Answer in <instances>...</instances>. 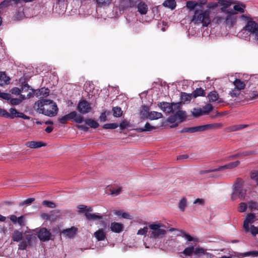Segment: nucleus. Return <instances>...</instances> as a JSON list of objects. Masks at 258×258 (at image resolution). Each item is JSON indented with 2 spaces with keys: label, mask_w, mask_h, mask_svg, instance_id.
I'll list each match as a JSON object with an SVG mask.
<instances>
[{
  "label": "nucleus",
  "mask_w": 258,
  "mask_h": 258,
  "mask_svg": "<svg viewBox=\"0 0 258 258\" xmlns=\"http://www.w3.org/2000/svg\"><path fill=\"white\" fill-rule=\"evenodd\" d=\"M34 107L39 113L49 117L55 116L58 111L56 103L52 100L47 99H42L36 101Z\"/></svg>",
  "instance_id": "nucleus-1"
},
{
  "label": "nucleus",
  "mask_w": 258,
  "mask_h": 258,
  "mask_svg": "<svg viewBox=\"0 0 258 258\" xmlns=\"http://www.w3.org/2000/svg\"><path fill=\"white\" fill-rule=\"evenodd\" d=\"M210 10L197 9L195 11L191 22L195 24H202L203 27H207L211 22Z\"/></svg>",
  "instance_id": "nucleus-2"
},
{
  "label": "nucleus",
  "mask_w": 258,
  "mask_h": 258,
  "mask_svg": "<svg viewBox=\"0 0 258 258\" xmlns=\"http://www.w3.org/2000/svg\"><path fill=\"white\" fill-rule=\"evenodd\" d=\"M181 236L184 237L187 241H192L191 244L189 243V246L186 247L182 252V253L185 256H191L194 252V247L199 242V240L197 237H194L186 233L185 231L181 230L180 231Z\"/></svg>",
  "instance_id": "nucleus-3"
},
{
  "label": "nucleus",
  "mask_w": 258,
  "mask_h": 258,
  "mask_svg": "<svg viewBox=\"0 0 258 258\" xmlns=\"http://www.w3.org/2000/svg\"><path fill=\"white\" fill-rule=\"evenodd\" d=\"M241 17L247 20L244 29L250 33L255 39L258 40V23L251 20L250 18L242 15Z\"/></svg>",
  "instance_id": "nucleus-4"
},
{
  "label": "nucleus",
  "mask_w": 258,
  "mask_h": 258,
  "mask_svg": "<svg viewBox=\"0 0 258 258\" xmlns=\"http://www.w3.org/2000/svg\"><path fill=\"white\" fill-rule=\"evenodd\" d=\"M69 120H72L76 123H81L84 121V117L82 115L78 114L76 111H73L58 119L59 122L61 124L67 123Z\"/></svg>",
  "instance_id": "nucleus-5"
},
{
  "label": "nucleus",
  "mask_w": 258,
  "mask_h": 258,
  "mask_svg": "<svg viewBox=\"0 0 258 258\" xmlns=\"http://www.w3.org/2000/svg\"><path fill=\"white\" fill-rule=\"evenodd\" d=\"M161 225L158 223H152L149 225V227L151 230H153L151 234L150 237L154 238H158L162 237L166 233V230L163 229H161Z\"/></svg>",
  "instance_id": "nucleus-6"
},
{
  "label": "nucleus",
  "mask_w": 258,
  "mask_h": 258,
  "mask_svg": "<svg viewBox=\"0 0 258 258\" xmlns=\"http://www.w3.org/2000/svg\"><path fill=\"white\" fill-rule=\"evenodd\" d=\"M9 113L6 110L5 111V117L7 118L13 119L15 117H20L24 119H29L30 117L22 112H19L15 108H11Z\"/></svg>",
  "instance_id": "nucleus-7"
},
{
  "label": "nucleus",
  "mask_w": 258,
  "mask_h": 258,
  "mask_svg": "<svg viewBox=\"0 0 258 258\" xmlns=\"http://www.w3.org/2000/svg\"><path fill=\"white\" fill-rule=\"evenodd\" d=\"M77 109L82 114H86L91 112L92 110V108L91 106V104L87 100H83L79 102Z\"/></svg>",
  "instance_id": "nucleus-8"
},
{
  "label": "nucleus",
  "mask_w": 258,
  "mask_h": 258,
  "mask_svg": "<svg viewBox=\"0 0 258 258\" xmlns=\"http://www.w3.org/2000/svg\"><path fill=\"white\" fill-rule=\"evenodd\" d=\"M237 19V16L236 15V13L233 12L231 13L228 14L225 19V24L226 26L228 27L229 29L233 27L236 24Z\"/></svg>",
  "instance_id": "nucleus-9"
},
{
  "label": "nucleus",
  "mask_w": 258,
  "mask_h": 258,
  "mask_svg": "<svg viewBox=\"0 0 258 258\" xmlns=\"http://www.w3.org/2000/svg\"><path fill=\"white\" fill-rule=\"evenodd\" d=\"M31 91L29 92L27 94V96H25L24 95H20V98L10 99V102L11 104L12 105H17L20 104L22 102V100L31 98L34 94L35 90L31 89Z\"/></svg>",
  "instance_id": "nucleus-10"
},
{
  "label": "nucleus",
  "mask_w": 258,
  "mask_h": 258,
  "mask_svg": "<svg viewBox=\"0 0 258 258\" xmlns=\"http://www.w3.org/2000/svg\"><path fill=\"white\" fill-rule=\"evenodd\" d=\"M246 194V190L243 188L234 189L231 195V199L234 201L237 198H239L241 200H243L245 198Z\"/></svg>",
  "instance_id": "nucleus-11"
},
{
  "label": "nucleus",
  "mask_w": 258,
  "mask_h": 258,
  "mask_svg": "<svg viewBox=\"0 0 258 258\" xmlns=\"http://www.w3.org/2000/svg\"><path fill=\"white\" fill-rule=\"evenodd\" d=\"M51 233L45 228H42L39 231L37 236L42 241H46L50 239Z\"/></svg>",
  "instance_id": "nucleus-12"
},
{
  "label": "nucleus",
  "mask_w": 258,
  "mask_h": 258,
  "mask_svg": "<svg viewBox=\"0 0 258 258\" xmlns=\"http://www.w3.org/2000/svg\"><path fill=\"white\" fill-rule=\"evenodd\" d=\"M255 218V216L253 213H249L247 214L243 223V228L246 232L249 231V224L252 223L254 221Z\"/></svg>",
  "instance_id": "nucleus-13"
},
{
  "label": "nucleus",
  "mask_w": 258,
  "mask_h": 258,
  "mask_svg": "<svg viewBox=\"0 0 258 258\" xmlns=\"http://www.w3.org/2000/svg\"><path fill=\"white\" fill-rule=\"evenodd\" d=\"M201 126L202 132H203L207 130H217L223 127V124L222 123H214L211 124H207Z\"/></svg>",
  "instance_id": "nucleus-14"
},
{
  "label": "nucleus",
  "mask_w": 258,
  "mask_h": 258,
  "mask_svg": "<svg viewBox=\"0 0 258 258\" xmlns=\"http://www.w3.org/2000/svg\"><path fill=\"white\" fill-rule=\"evenodd\" d=\"M158 106L164 112L169 113L172 112V103L167 102H159Z\"/></svg>",
  "instance_id": "nucleus-15"
},
{
  "label": "nucleus",
  "mask_w": 258,
  "mask_h": 258,
  "mask_svg": "<svg viewBox=\"0 0 258 258\" xmlns=\"http://www.w3.org/2000/svg\"><path fill=\"white\" fill-rule=\"evenodd\" d=\"M78 228L73 226L70 228L63 229L61 233L66 237L68 238H72L76 234Z\"/></svg>",
  "instance_id": "nucleus-16"
},
{
  "label": "nucleus",
  "mask_w": 258,
  "mask_h": 258,
  "mask_svg": "<svg viewBox=\"0 0 258 258\" xmlns=\"http://www.w3.org/2000/svg\"><path fill=\"white\" fill-rule=\"evenodd\" d=\"M248 125L246 124H235L229 126L227 127H226L224 129L225 132L227 133H230L232 132H235L240 131L244 129Z\"/></svg>",
  "instance_id": "nucleus-17"
},
{
  "label": "nucleus",
  "mask_w": 258,
  "mask_h": 258,
  "mask_svg": "<svg viewBox=\"0 0 258 258\" xmlns=\"http://www.w3.org/2000/svg\"><path fill=\"white\" fill-rule=\"evenodd\" d=\"M240 162L239 161H236L235 162H230L224 165L220 166L219 167L217 168V170L218 171H222L225 169H233L238 166Z\"/></svg>",
  "instance_id": "nucleus-18"
},
{
  "label": "nucleus",
  "mask_w": 258,
  "mask_h": 258,
  "mask_svg": "<svg viewBox=\"0 0 258 258\" xmlns=\"http://www.w3.org/2000/svg\"><path fill=\"white\" fill-rule=\"evenodd\" d=\"M31 243V238L30 236L27 235L26 238L22 240L19 244L18 248L20 250H25L27 248L28 245H30Z\"/></svg>",
  "instance_id": "nucleus-19"
},
{
  "label": "nucleus",
  "mask_w": 258,
  "mask_h": 258,
  "mask_svg": "<svg viewBox=\"0 0 258 258\" xmlns=\"http://www.w3.org/2000/svg\"><path fill=\"white\" fill-rule=\"evenodd\" d=\"M123 229V225L121 223L117 222H112L110 225L111 230L115 233H120L122 231Z\"/></svg>",
  "instance_id": "nucleus-20"
},
{
  "label": "nucleus",
  "mask_w": 258,
  "mask_h": 258,
  "mask_svg": "<svg viewBox=\"0 0 258 258\" xmlns=\"http://www.w3.org/2000/svg\"><path fill=\"white\" fill-rule=\"evenodd\" d=\"M250 87L249 92L247 93V97L251 99L257 98L258 97V84L256 87H253L252 86Z\"/></svg>",
  "instance_id": "nucleus-21"
},
{
  "label": "nucleus",
  "mask_w": 258,
  "mask_h": 258,
  "mask_svg": "<svg viewBox=\"0 0 258 258\" xmlns=\"http://www.w3.org/2000/svg\"><path fill=\"white\" fill-rule=\"evenodd\" d=\"M106 233L104 230L102 228L97 230L94 233V236L98 241H103L106 238Z\"/></svg>",
  "instance_id": "nucleus-22"
},
{
  "label": "nucleus",
  "mask_w": 258,
  "mask_h": 258,
  "mask_svg": "<svg viewBox=\"0 0 258 258\" xmlns=\"http://www.w3.org/2000/svg\"><path fill=\"white\" fill-rule=\"evenodd\" d=\"M253 154V152L251 151H244L242 152H239L237 154L232 155L230 156L227 158V160H233L236 158H238L241 157H244Z\"/></svg>",
  "instance_id": "nucleus-23"
},
{
  "label": "nucleus",
  "mask_w": 258,
  "mask_h": 258,
  "mask_svg": "<svg viewBox=\"0 0 258 258\" xmlns=\"http://www.w3.org/2000/svg\"><path fill=\"white\" fill-rule=\"evenodd\" d=\"M35 92L36 97L44 98L49 95V90L48 88H42L37 91L35 90Z\"/></svg>",
  "instance_id": "nucleus-24"
},
{
  "label": "nucleus",
  "mask_w": 258,
  "mask_h": 258,
  "mask_svg": "<svg viewBox=\"0 0 258 258\" xmlns=\"http://www.w3.org/2000/svg\"><path fill=\"white\" fill-rule=\"evenodd\" d=\"M138 11L141 15H145L147 13L148 8L147 4L143 2H140L137 5Z\"/></svg>",
  "instance_id": "nucleus-25"
},
{
  "label": "nucleus",
  "mask_w": 258,
  "mask_h": 258,
  "mask_svg": "<svg viewBox=\"0 0 258 258\" xmlns=\"http://www.w3.org/2000/svg\"><path fill=\"white\" fill-rule=\"evenodd\" d=\"M27 147L30 148H38L45 146V144L42 142L30 141L26 143Z\"/></svg>",
  "instance_id": "nucleus-26"
},
{
  "label": "nucleus",
  "mask_w": 258,
  "mask_h": 258,
  "mask_svg": "<svg viewBox=\"0 0 258 258\" xmlns=\"http://www.w3.org/2000/svg\"><path fill=\"white\" fill-rule=\"evenodd\" d=\"M10 78L7 76L5 72H0V86L7 85L10 83Z\"/></svg>",
  "instance_id": "nucleus-27"
},
{
  "label": "nucleus",
  "mask_w": 258,
  "mask_h": 258,
  "mask_svg": "<svg viewBox=\"0 0 258 258\" xmlns=\"http://www.w3.org/2000/svg\"><path fill=\"white\" fill-rule=\"evenodd\" d=\"M198 132H202L201 125L194 126V127H184L181 130L180 133H193Z\"/></svg>",
  "instance_id": "nucleus-28"
},
{
  "label": "nucleus",
  "mask_w": 258,
  "mask_h": 258,
  "mask_svg": "<svg viewBox=\"0 0 258 258\" xmlns=\"http://www.w3.org/2000/svg\"><path fill=\"white\" fill-rule=\"evenodd\" d=\"M23 233L19 231L16 230L14 231L12 239L14 241L19 242L22 240Z\"/></svg>",
  "instance_id": "nucleus-29"
},
{
  "label": "nucleus",
  "mask_w": 258,
  "mask_h": 258,
  "mask_svg": "<svg viewBox=\"0 0 258 258\" xmlns=\"http://www.w3.org/2000/svg\"><path fill=\"white\" fill-rule=\"evenodd\" d=\"M163 117V115L161 112L156 111H151L149 113V115H147V117L150 120L157 119Z\"/></svg>",
  "instance_id": "nucleus-30"
},
{
  "label": "nucleus",
  "mask_w": 258,
  "mask_h": 258,
  "mask_svg": "<svg viewBox=\"0 0 258 258\" xmlns=\"http://www.w3.org/2000/svg\"><path fill=\"white\" fill-rule=\"evenodd\" d=\"M139 1V0H126L125 2V3L122 4V6H120L122 9H125L128 7H135L137 2Z\"/></svg>",
  "instance_id": "nucleus-31"
},
{
  "label": "nucleus",
  "mask_w": 258,
  "mask_h": 258,
  "mask_svg": "<svg viewBox=\"0 0 258 258\" xmlns=\"http://www.w3.org/2000/svg\"><path fill=\"white\" fill-rule=\"evenodd\" d=\"M192 95V97L196 98L199 96H205L206 92L205 90L202 88H197L195 90L193 91L191 93Z\"/></svg>",
  "instance_id": "nucleus-32"
},
{
  "label": "nucleus",
  "mask_w": 258,
  "mask_h": 258,
  "mask_svg": "<svg viewBox=\"0 0 258 258\" xmlns=\"http://www.w3.org/2000/svg\"><path fill=\"white\" fill-rule=\"evenodd\" d=\"M85 216L88 220H95L102 219V216L97 215L95 213L92 214L86 212L85 213Z\"/></svg>",
  "instance_id": "nucleus-33"
},
{
  "label": "nucleus",
  "mask_w": 258,
  "mask_h": 258,
  "mask_svg": "<svg viewBox=\"0 0 258 258\" xmlns=\"http://www.w3.org/2000/svg\"><path fill=\"white\" fill-rule=\"evenodd\" d=\"M187 200L185 197L181 199L178 203V208L181 212H184L187 207Z\"/></svg>",
  "instance_id": "nucleus-34"
},
{
  "label": "nucleus",
  "mask_w": 258,
  "mask_h": 258,
  "mask_svg": "<svg viewBox=\"0 0 258 258\" xmlns=\"http://www.w3.org/2000/svg\"><path fill=\"white\" fill-rule=\"evenodd\" d=\"M84 121L87 125L93 128H96L99 125V123L96 121L91 118H88L85 120L84 119Z\"/></svg>",
  "instance_id": "nucleus-35"
},
{
  "label": "nucleus",
  "mask_w": 258,
  "mask_h": 258,
  "mask_svg": "<svg viewBox=\"0 0 258 258\" xmlns=\"http://www.w3.org/2000/svg\"><path fill=\"white\" fill-rule=\"evenodd\" d=\"M207 97L210 102H215L218 100L219 95L217 91H213L208 94Z\"/></svg>",
  "instance_id": "nucleus-36"
},
{
  "label": "nucleus",
  "mask_w": 258,
  "mask_h": 258,
  "mask_svg": "<svg viewBox=\"0 0 258 258\" xmlns=\"http://www.w3.org/2000/svg\"><path fill=\"white\" fill-rule=\"evenodd\" d=\"M175 114L180 122H183L186 117V112L184 111L178 110Z\"/></svg>",
  "instance_id": "nucleus-37"
},
{
  "label": "nucleus",
  "mask_w": 258,
  "mask_h": 258,
  "mask_svg": "<svg viewBox=\"0 0 258 258\" xmlns=\"http://www.w3.org/2000/svg\"><path fill=\"white\" fill-rule=\"evenodd\" d=\"M234 85L235 88L237 89V91H240V90L243 89L245 86V84L244 82L241 81L239 79H236L234 82Z\"/></svg>",
  "instance_id": "nucleus-38"
},
{
  "label": "nucleus",
  "mask_w": 258,
  "mask_h": 258,
  "mask_svg": "<svg viewBox=\"0 0 258 258\" xmlns=\"http://www.w3.org/2000/svg\"><path fill=\"white\" fill-rule=\"evenodd\" d=\"M165 7L173 10L175 8L176 4L175 0H165L163 4Z\"/></svg>",
  "instance_id": "nucleus-39"
},
{
  "label": "nucleus",
  "mask_w": 258,
  "mask_h": 258,
  "mask_svg": "<svg viewBox=\"0 0 258 258\" xmlns=\"http://www.w3.org/2000/svg\"><path fill=\"white\" fill-rule=\"evenodd\" d=\"M107 190L110 191L111 195L117 196L120 194L121 191V187H120L117 189H115L113 186L108 185L107 187Z\"/></svg>",
  "instance_id": "nucleus-40"
},
{
  "label": "nucleus",
  "mask_w": 258,
  "mask_h": 258,
  "mask_svg": "<svg viewBox=\"0 0 258 258\" xmlns=\"http://www.w3.org/2000/svg\"><path fill=\"white\" fill-rule=\"evenodd\" d=\"M244 181L241 178H237L236 181L233 185V190L241 188H243Z\"/></svg>",
  "instance_id": "nucleus-41"
},
{
  "label": "nucleus",
  "mask_w": 258,
  "mask_h": 258,
  "mask_svg": "<svg viewBox=\"0 0 258 258\" xmlns=\"http://www.w3.org/2000/svg\"><path fill=\"white\" fill-rule=\"evenodd\" d=\"M245 8V5L243 4H240L238 5H235L233 7V12L237 13V12L239 13H243L244 11V8Z\"/></svg>",
  "instance_id": "nucleus-42"
},
{
  "label": "nucleus",
  "mask_w": 258,
  "mask_h": 258,
  "mask_svg": "<svg viewBox=\"0 0 258 258\" xmlns=\"http://www.w3.org/2000/svg\"><path fill=\"white\" fill-rule=\"evenodd\" d=\"M112 111L113 115L115 117H120L122 115V111L121 108L118 106L113 107Z\"/></svg>",
  "instance_id": "nucleus-43"
},
{
  "label": "nucleus",
  "mask_w": 258,
  "mask_h": 258,
  "mask_svg": "<svg viewBox=\"0 0 258 258\" xmlns=\"http://www.w3.org/2000/svg\"><path fill=\"white\" fill-rule=\"evenodd\" d=\"M132 27L134 32L136 34H139L143 29V25L139 23H136L133 24Z\"/></svg>",
  "instance_id": "nucleus-44"
},
{
  "label": "nucleus",
  "mask_w": 258,
  "mask_h": 258,
  "mask_svg": "<svg viewBox=\"0 0 258 258\" xmlns=\"http://www.w3.org/2000/svg\"><path fill=\"white\" fill-rule=\"evenodd\" d=\"M198 6V3L196 1H189L186 4V7L189 11L194 10Z\"/></svg>",
  "instance_id": "nucleus-45"
},
{
  "label": "nucleus",
  "mask_w": 258,
  "mask_h": 258,
  "mask_svg": "<svg viewBox=\"0 0 258 258\" xmlns=\"http://www.w3.org/2000/svg\"><path fill=\"white\" fill-rule=\"evenodd\" d=\"M192 114L194 117H198L201 115H204L202 109L194 108L192 111Z\"/></svg>",
  "instance_id": "nucleus-46"
},
{
  "label": "nucleus",
  "mask_w": 258,
  "mask_h": 258,
  "mask_svg": "<svg viewBox=\"0 0 258 258\" xmlns=\"http://www.w3.org/2000/svg\"><path fill=\"white\" fill-rule=\"evenodd\" d=\"M192 97L191 94H187L185 92H182L180 96V98L184 102L190 101Z\"/></svg>",
  "instance_id": "nucleus-47"
},
{
  "label": "nucleus",
  "mask_w": 258,
  "mask_h": 258,
  "mask_svg": "<svg viewBox=\"0 0 258 258\" xmlns=\"http://www.w3.org/2000/svg\"><path fill=\"white\" fill-rule=\"evenodd\" d=\"M205 252V249L201 247L198 246L196 248L194 247V253L195 255L200 256L202 254H204Z\"/></svg>",
  "instance_id": "nucleus-48"
},
{
  "label": "nucleus",
  "mask_w": 258,
  "mask_h": 258,
  "mask_svg": "<svg viewBox=\"0 0 258 258\" xmlns=\"http://www.w3.org/2000/svg\"><path fill=\"white\" fill-rule=\"evenodd\" d=\"M248 208L250 210H256L258 209V202L250 201L248 203Z\"/></svg>",
  "instance_id": "nucleus-49"
},
{
  "label": "nucleus",
  "mask_w": 258,
  "mask_h": 258,
  "mask_svg": "<svg viewBox=\"0 0 258 258\" xmlns=\"http://www.w3.org/2000/svg\"><path fill=\"white\" fill-rule=\"evenodd\" d=\"M111 1L112 0H96L98 6L100 7L108 6Z\"/></svg>",
  "instance_id": "nucleus-50"
},
{
  "label": "nucleus",
  "mask_w": 258,
  "mask_h": 258,
  "mask_svg": "<svg viewBox=\"0 0 258 258\" xmlns=\"http://www.w3.org/2000/svg\"><path fill=\"white\" fill-rule=\"evenodd\" d=\"M225 19L224 17L220 16H216L213 19V22L216 24H220L222 23L225 24Z\"/></svg>",
  "instance_id": "nucleus-51"
},
{
  "label": "nucleus",
  "mask_w": 258,
  "mask_h": 258,
  "mask_svg": "<svg viewBox=\"0 0 258 258\" xmlns=\"http://www.w3.org/2000/svg\"><path fill=\"white\" fill-rule=\"evenodd\" d=\"M117 123H106L103 125V128L104 129H115L118 126Z\"/></svg>",
  "instance_id": "nucleus-52"
},
{
  "label": "nucleus",
  "mask_w": 258,
  "mask_h": 258,
  "mask_svg": "<svg viewBox=\"0 0 258 258\" xmlns=\"http://www.w3.org/2000/svg\"><path fill=\"white\" fill-rule=\"evenodd\" d=\"M247 207L248 205L246 203L241 202L239 204L238 211L240 213L244 212L246 210Z\"/></svg>",
  "instance_id": "nucleus-53"
},
{
  "label": "nucleus",
  "mask_w": 258,
  "mask_h": 258,
  "mask_svg": "<svg viewBox=\"0 0 258 258\" xmlns=\"http://www.w3.org/2000/svg\"><path fill=\"white\" fill-rule=\"evenodd\" d=\"M213 106L211 104H207L202 109L204 115L209 114L213 110Z\"/></svg>",
  "instance_id": "nucleus-54"
},
{
  "label": "nucleus",
  "mask_w": 258,
  "mask_h": 258,
  "mask_svg": "<svg viewBox=\"0 0 258 258\" xmlns=\"http://www.w3.org/2000/svg\"><path fill=\"white\" fill-rule=\"evenodd\" d=\"M42 205L50 208H54L56 207V205L54 203L46 200L42 202Z\"/></svg>",
  "instance_id": "nucleus-55"
},
{
  "label": "nucleus",
  "mask_w": 258,
  "mask_h": 258,
  "mask_svg": "<svg viewBox=\"0 0 258 258\" xmlns=\"http://www.w3.org/2000/svg\"><path fill=\"white\" fill-rule=\"evenodd\" d=\"M182 102H179L177 103H172V112H173L174 111L179 110L181 108Z\"/></svg>",
  "instance_id": "nucleus-56"
},
{
  "label": "nucleus",
  "mask_w": 258,
  "mask_h": 258,
  "mask_svg": "<svg viewBox=\"0 0 258 258\" xmlns=\"http://www.w3.org/2000/svg\"><path fill=\"white\" fill-rule=\"evenodd\" d=\"M219 4V2L218 3L210 2L208 4L207 7L208 9V10H209L210 9L213 10V9L216 8L218 6Z\"/></svg>",
  "instance_id": "nucleus-57"
},
{
  "label": "nucleus",
  "mask_w": 258,
  "mask_h": 258,
  "mask_svg": "<svg viewBox=\"0 0 258 258\" xmlns=\"http://www.w3.org/2000/svg\"><path fill=\"white\" fill-rule=\"evenodd\" d=\"M251 255L255 256H258V251H251L241 254V255L242 256H247Z\"/></svg>",
  "instance_id": "nucleus-58"
},
{
  "label": "nucleus",
  "mask_w": 258,
  "mask_h": 258,
  "mask_svg": "<svg viewBox=\"0 0 258 258\" xmlns=\"http://www.w3.org/2000/svg\"><path fill=\"white\" fill-rule=\"evenodd\" d=\"M128 126H130V123L126 120H122L119 124V127L122 130L125 129Z\"/></svg>",
  "instance_id": "nucleus-59"
},
{
  "label": "nucleus",
  "mask_w": 258,
  "mask_h": 258,
  "mask_svg": "<svg viewBox=\"0 0 258 258\" xmlns=\"http://www.w3.org/2000/svg\"><path fill=\"white\" fill-rule=\"evenodd\" d=\"M249 232H250L251 234L254 236L258 234V227L252 225H251L250 228H249Z\"/></svg>",
  "instance_id": "nucleus-60"
},
{
  "label": "nucleus",
  "mask_w": 258,
  "mask_h": 258,
  "mask_svg": "<svg viewBox=\"0 0 258 258\" xmlns=\"http://www.w3.org/2000/svg\"><path fill=\"white\" fill-rule=\"evenodd\" d=\"M11 0H4L0 3V10L8 7L11 3Z\"/></svg>",
  "instance_id": "nucleus-61"
},
{
  "label": "nucleus",
  "mask_w": 258,
  "mask_h": 258,
  "mask_svg": "<svg viewBox=\"0 0 258 258\" xmlns=\"http://www.w3.org/2000/svg\"><path fill=\"white\" fill-rule=\"evenodd\" d=\"M144 127L146 132H150L153 130L157 128L156 126L151 125L148 122H146Z\"/></svg>",
  "instance_id": "nucleus-62"
},
{
  "label": "nucleus",
  "mask_w": 258,
  "mask_h": 258,
  "mask_svg": "<svg viewBox=\"0 0 258 258\" xmlns=\"http://www.w3.org/2000/svg\"><path fill=\"white\" fill-rule=\"evenodd\" d=\"M149 110L150 108L149 106L147 105H143L142 106V110L141 112V114L143 115H145V113H146L147 115H149V113L150 112H149Z\"/></svg>",
  "instance_id": "nucleus-63"
},
{
  "label": "nucleus",
  "mask_w": 258,
  "mask_h": 258,
  "mask_svg": "<svg viewBox=\"0 0 258 258\" xmlns=\"http://www.w3.org/2000/svg\"><path fill=\"white\" fill-rule=\"evenodd\" d=\"M250 177L252 179L255 181L256 184L258 185V171H254L251 173Z\"/></svg>",
  "instance_id": "nucleus-64"
}]
</instances>
